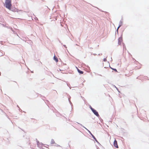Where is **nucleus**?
Returning <instances> with one entry per match:
<instances>
[{
  "mask_svg": "<svg viewBox=\"0 0 149 149\" xmlns=\"http://www.w3.org/2000/svg\"><path fill=\"white\" fill-rule=\"evenodd\" d=\"M5 6L6 8L10 10L12 6L11 0H6Z\"/></svg>",
  "mask_w": 149,
  "mask_h": 149,
  "instance_id": "1",
  "label": "nucleus"
},
{
  "mask_svg": "<svg viewBox=\"0 0 149 149\" xmlns=\"http://www.w3.org/2000/svg\"><path fill=\"white\" fill-rule=\"evenodd\" d=\"M91 109L92 111V112L94 113L97 116H99L98 113L97 112V111L95 110L92 107H91Z\"/></svg>",
  "mask_w": 149,
  "mask_h": 149,
  "instance_id": "2",
  "label": "nucleus"
},
{
  "mask_svg": "<svg viewBox=\"0 0 149 149\" xmlns=\"http://www.w3.org/2000/svg\"><path fill=\"white\" fill-rule=\"evenodd\" d=\"M114 146L116 148H118V146L117 144V143L116 140H115L113 142Z\"/></svg>",
  "mask_w": 149,
  "mask_h": 149,
  "instance_id": "3",
  "label": "nucleus"
},
{
  "mask_svg": "<svg viewBox=\"0 0 149 149\" xmlns=\"http://www.w3.org/2000/svg\"><path fill=\"white\" fill-rule=\"evenodd\" d=\"M123 41L122 38V37L119 38L118 39V44L119 45H120Z\"/></svg>",
  "mask_w": 149,
  "mask_h": 149,
  "instance_id": "4",
  "label": "nucleus"
},
{
  "mask_svg": "<svg viewBox=\"0 0 149 149\" xmlns=\"http://www.w3.org/2000/svg\"><path fill=\"white\" fill-rule=\"evenodd\" d=\"M76 68L77 69L78 72L80 74H83L84 72L80 70L77 67H76Z\"/></svg>",
  "mask_w": 149,
  "mask_h": 149,
  "instance_id": "5",
  "label": "nucleus"
},
{
  "mask_svg": "<svg viewBox=\"0 0 149 149\" xmlns=\"http://www.w3.org/2000/svg\"><path fill=\"white\" fill-rule=\"evenodd\" d=\"M54 59L56 61V62H57L58 61V58L55 56H54Z\"/></svg>",
  "mask_w": 149,
  "mask_h": 149,
  "instance_id": "6",
  "label": "nucleus"
},
{
  "mask_svg": "<svg viewBox=\"0 0 149 149\" xmlns=\"http://www.w3.org/2000/svg\"><path fill=\"white\" fill-rule=\"evenodd\" d=\"M51 143L52 144H54L55 143L54 141L53 140H51Z\"/></svg>",
  "mask_w": 149,
  "mask_h": 149,
  "instance_id": "7",
  "label": "nucleus"
},
{
  "mask_svg": "<svg viewBox=\"0 0 149 149\" xmlns=\"http://www.w3.org/2000/svg\"><path fill=\"white\" fill-rule=\"evenodd\" d=\"M103 61L104 62L107 61V60L106 59V58H104L103 59Z\"/></svg>",
  "mask_w": 149,
  "mask_h": 149,
  "instance_id": "8",
  "label": "nucleus"
},
{
  "mask_svg": "<svg viewBox=\"0 0 149 149\" xmlns=\"http://www.w3.org/2000/svg\"><path fill=\"white\" fill-rule=\"evenodd\" d=\"M113 69L116 72H117V70L116 69Z\"/></svg>",
  "mask_w": 149,
  "mask_h": 149,
  "instance_id": "9",
  "label": "nucleus"
},
{
  "mask_svg": "<svg viewBox=\"0 0 149 149\" xmlns=\"http://www.w3.org/2000/svg\"><path fill=\"white\" fill-rule=\"evenodd\" d=\"M92 137H93V138H94L95 139H96V138H95V136L93 135H92Z\"/></svg>",
  "mask_w": 149,
  "mask_h": 149,
  "instance_id": "10",
  "label": "nucleus"
},
{
  "mask_svg": "<svg viewBox=\"0 0 149 149\" xmlns=\"http://www.w3.org/2000/svg\"><path fill=\"white\" fill-rule=\"evenodd\" d=\"M120 27V26L118 27V29Z\"/></svg>",
  "mask_w": 149,
  "mask_h": 149,
  "instance_id": "11",
  "label": "nucleus"
}]
</instances>
